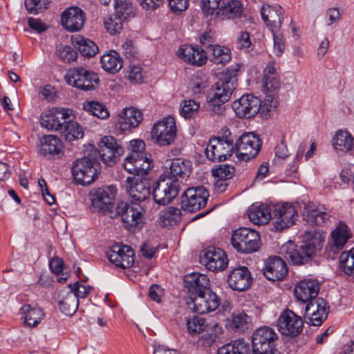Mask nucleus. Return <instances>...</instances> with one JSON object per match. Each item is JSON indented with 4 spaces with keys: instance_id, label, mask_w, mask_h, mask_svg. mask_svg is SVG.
<instances>
[{
    "instance_id": "f257e3e1",
    "label": "nucleus",
    "mask_w": 354,
    "mask_h": 354,
    "mask_svg": "<svg viewBox=\"0 0 354 354\" xmlns=\"http://www.w3.org/2000/svg\"><path fill=\"white\" fill-rule=\"evenodd\" d=\"M116 194L117 189L113 185L93 189L89 194L92 208L112 218L120 216L125 227L131 231L133 227V206H131L133 199L129 202L115 203Z\"/></svg>"
},
{
    "instance_id": "f03ea898",
    "label": "nucleus",
    "mask_w": 354,
    "mask_h": 354,
    "mask_svg": "<svg viewBox=\"0 0 354 354\" xmlns=\"http://www.w3.org/2000/svg\"><path fill=\"white\" fill-rule=\"evenodd\" d=\"M325 236L319 230L306 231L304 241L297 246L292 241H288L280 248V254L286 260L293 265H301L310 260L317 250H321Z\"/></svg>"
},
{
    "instance_id": "7ed1b4c3",
    "label": "nucleus",
    "mask_w": 354,
    "mask_h": 354,
    "mask_svg": "<svg viewBox=\"0 0 354 354\" xmlns=\"http://www.w3.org/2000/svg\"><path fill=\"white\" fill-rule=\"evenodd\" d=\"M238 67H230L218 75V80L212 86V96L207 102V109L212 115H221L225 111L224 105L237 86Z\"/></svg>"
},
{
    "instance_id": "20e7f679",
    "label": "nucleus",
    "mask_w": 354,
    "mask_h": 354,
    "mask_svg": "<svg viewBox=\"0 0 354 354\" xmlns=\"http://www.w3.org/2000/svg\"><path fill=\"white\" fill-rule=\"evenodd\" d=\"M100 169V165L97 158V151L94 150L73 162L72 174L77 183L86 185L91 184L97 178Z\"/></svg>"
},
{
    "instance_id": "39448f33",
    "label": "nucleus",
    "mask_w": 354,
    "mask_h": 354,
    "mask_svg": "<svg viewBox=\"0 0 354 354\" xmlns=\"http://www.w3.org/2000/svg\"><path fill=\"white\" fill-rule=\"evenodd\" d=\"M227 133L221 137L209 139L205 149V154L209 160L213 162H222L232 156L234 151V142L231 133Z\"/></svg>"
},
{
    "instance_id": "423d86ee",
    "label": "nucleus",
    "mask_w": 354,
    "mask_h": 354,
    "mask_svg": "<svg viewBox=\"0 0 354 354\" xmlns=\"http://www.w3.org/2000/svg\"><path fill=\"white\" fill-rule=\"evenodd\" d=\"M278 336L275 331L268 326L257 329L252 339V351L254 354H280L276 348Z\"/></svg>"
},
{
    "instance_id": "0eeeda50",
    "label": "nucleus",
    "mask_w": 354,
    "mask_h": 354,
    "mask_svg": "<svg viewBox=\"0 0 354 354\" xmlns=\"http://www.w3.org/2000/svg\"><path fill=\"white\" fill-rule=\"evenodd\" d=\"M231 243L233 248L239 252L252 253L257 251L260 248V236L254 230L240 227L233 232Z\"/></svg>"
},
{
    "instance_id": "6e6552de",
    "label": "nucleus",
    "mask_w": 354,
    "mask_h": 354,
    "mask_svg": "<svg viewBox=\"0 0 354 354\" xmlns=\"http://www.w3.org/2000/svg\"><path fill=\"white\" fill-rule=\"evenodd\" d=\"M261 147V140L252 132H245L234 143V151L239 160L248 162L255 158Z\"/></svg>"
},
{
    "instance_id": "1a4fd4ad",
    "label": "nucleus",
    "mask_w": 354,
    "mask_h": 354,
    "mask_svg": "<svg viewBox=\"0 0 354 354\" xmlns=\"http://www.w3.org/2000/svg\"><path fill=\"white\" fill-rule=\"evenodd\" d=\"M179 192V183L165 174H161L157 180L152 192L154 201L159 205L170 203Z\"/></svg>"
},
{
    "instance_id": "9d476101",
    "label": "nucleus",
    "mask_w": 354,
    "mask_h": 354,
    "mask_svg": "<svg viewBox=\"0 0 354 354\" xmlns=\"http://www.w3.org/2000/svg\"><path fill=\"white\" fill-rule=\"evenodd\" d=\"M134 181V201H142L150 194V183L147 177H136ZM145 209L134 202V231L140 230L145 224Z\"/></svg>"
},
{
    "instance_id": "9b49d317",
    "label": "nucleus",
    "mask_w": 354,
    "mask_h": 354,
    "mask_svg": "<svg viewBox=\"0 0 354 354\" xmlns=\"http://www.w3.org/2000/svg\"><path fill=\"white\" fill-rule=\"evenodd\" d=\"M64 77L68 84L83 91L94 89L99 82L95 73L82 67L69 69Z\"/></svg>"
},
{
    "instance_id": "f8f14e48",
    "label": "nucleus",
    "mask_w": 354,
    "mask_h": 354,
    "mask_svg": "<svg viewBox=\"0 0 354 354\" xmlns=\"http://www.w3.org/2000/svg\"><path fill=\"white\" fill-rule=\"evenodd\" d=\"M209 192L203 186L188 188L182 195L181 207L185 211L194 212L205 207Z\"/></svg>"
},
{
    "instance_id": "ddd939ff",
    "label": "nucleus",
    "mask_w": 354,
    "mask_h": 354,
    "mask_svg": "<svg viewBox=\"0 0 354 354\" xmlns=\"http://www.w3.org/2000/svg\"><path fill=\"white\" fill-rule=\"evenodd\" d=\"M152 138L160 146L171 145L176 136V122L173 117L169 116L156 122L151 131Z\"/></svg>"
},
{
    "instance_id": "4468645a",
    "label": "nucleus",
    "mask_w": 354,
    "mask_h": 354,
    "mask_svg": "<svg viewBox=\"0 0 354 354\" xmlns=\"http://www.w3.org/2000/svg\"><path fill=\"white\" fill-rule=\"evenodd\" d=\"M272 220L278 230L288 228L295 224L298 218L296 207L288 203H277L272 206Z\"/></svg>"
},
{
    "instance_id": "2eb2a0df",
    "label": "nucleus",
    "mask_w": 354,
    "mask_h": 354,
    "mask_svg": "<svg viewBox=\"0 0 354 354\" xmlns=\"http://www.w3.org/2000/svg\"><path fill=\"white\" fill-rule=\"evenodd\" d=\"M153 167L151 154L145 151V143L142 140L134 139V181L136 177H147Z\"/></svg>"
},
{
    "instance_id": "dca6fc26",
    "label": "nucleus",
    "mask_w": 354,
    "mask_h": 354,
    "mask_svg": "<svg viewBox=\"0 0 354 354\" xmlns=\"http://www.w3.org/2000/svg\"><path fill=\"white\" fill-rule=\"evenodd\" d=\"M204 291L196 297L192 296L190 300H187L188 306L199 314L214 311L221 304L220 298L216 293L210 289Z\"/></svg>"
},
{
    "instance_id": "f3484780",
    "label": "nucleus",
    "mask_w": 354,
    "mask_h": 354,
    "mask_svg": "<svg viewBox=\"0 0 354 354\" xmlns=\"http://www.w3.org/2000/svg\"><path fill=\"white\" fill-rule=\"evenodd\" d=\"M109 261L116 266L122 269H127V276L130 277L133 266V249L127 245L114 244L107 252Z\"/></svg>"
},
{
    "instance_id": "a211bd4d",
    "label": "nucleus",
    "mask_w": 354,
    "mask_h": 354,
    "mask_svg": "<svg viewBox=\"0 0 354 354\" xmlns=\"http://www.w3.org/2000/svg\"><path fill=\"white\" fill-rule=\"evenodd\" d=\"M201 263L209 270L218 272L227 268L228 260L223 250L214 246H209L201 252Z\"/></svg>"
},
{
    "instance_id": "6ab92c4d",
    "label": "nucleus",
    "mask_w": 354,
    "mask_h": 354,
    "mask_svg": "<svg viewBox=\"0 0 354 354\" xmlns=\"http://www.w3.org/2000/svg\"><path fill=\"white\" fill-rule=\"evenodd\" d=\"M277 327L282 335L295 337L302 331L303 320L292 310L286 309L279 316Z\"/></svg>"
},
{
    "instance_id": "aec40b11",
    "label": "nucleus",
    "mask_w": 354,
    "mask_h": 354,
    "mask_svg": "<svg viewBox=\"0 0 354 354\" xmlns=\"http://www.w3.org/2000/svg\"><path fill=\"white\" fill-rule=\"evenodd\" d=\"M232 106L239 118H250L259 112L261 104L258 97L247 94L235 100Z\"/></svg>"
},
{
    "instance_id": "412c9836",
    "label": "nucleus",
    "mask_w": 354,
    "mask_h": 354,
    "mask_svg": "<svg viewBox=\"0 0 354 354\" xmlns=\"http://www.w3.org/2000/svg\"><path fill=\"white\" fill-rule=\"evenodd\" d=\"M123 153V149L112 136H104L99 144L97 151L102 161L108 166L114 165L118 157Z\"/></svg>"
},
{
    "instance_id": "4be33fe9",
    "label": "nucleus",
    "mask_w": 354,
    "mask_h": 354,
    "mask_svg": "<svg viewBox=\"0 0 354 354\" xmlns=\"http://www.w3.org/2000/svg\"><path fill=\"white\" fill-rule=\"evenodd\" d=\"M192 163L184 158H176L166 162L165 169L162 174L174 180L188 177L192 172Z\"/></svg>"
},
{
    "instance_id": "5701e85b",
    "label": "nucleus",
    "mask_w": 354,
    "mask_h": 354,
    "mask_svg": "<svg viewBox=\"0 0 354 354\" xmlns=\"http://www.w3.org/2000/svg\"><path fill=\"white\" fill-rule=\"evenodd\" d=\"M177 55L184 62L197 66L204 65L207 60V52L198 46L183 45L178 50Z\"/></svg>"
},
{
    "instance_id": "b1692460",
    "label": "nucleus",
    "mask_w": 354,
    "mask_h": 354,
    "mask_svg": "<svg viewBox=\"0 0 354 354\" xmlns=\"http://www.w3.org/2000/svg\"><path fill=\"white\" fill-rule=\"evenodd\" d=\"M227 281L232 290L242 292L251 286L252 277L248 268L241 266L236 268L230 272Z\"/></svg>"
},
{
    "instance_id": "393cba45",
    "label": "nucleus",
    "mask_w": 354,
    "mask_h": 354,
    "mask_svg": "<svg viewBox=\"0 0 354 354\" xmlns=\"http://www.w3.org/2000/svg\"><path fill=\"white\" fill-rule=\"evenodd\" d=\"M185 288L187 290L190 300L193 297L209 289V281L207 277L197 272H192L184 277Z\"/></svg>"
},
{
    "instance_id": "a878e982",
    "label": "nucleus",
    "mask_w": 354,
    "mask_h": 354,
    "mask_svg": "<svg viewBox=\"0 0 354 354\" xmlns=\"http://www.w3.org/2000/svg\"><path fill=\"white\" fill-rule=\"evenodd\" d=\"M85 21L83 10L78 7L66 9L61 17L63 27L69 32H76L82 29Z\"/></svg>"
},
{
    "instance_id": "bb28decb",
    "label": "nucleus",
    "mask_w": 354,
    "mask_h": 354,
    "mask_svg": "<svg viewBox=\"0 0 354 354\" xmlns=\"http://www.w3.org/2000/svg\"><path fill=\"white\" fill-rule=\"evenodd\" d=\"M288 274L285 261L279 257L273 256L268 259L263 270V274L270 281L283 280Z\"/></svg>"
},
{
    "instance_id": "cd10ccee",
    "label": "nucleus",
    "mask_w": 354,
    "mask_h": 354,
    "mask_svg": "<svg viewBox=\"0 0 354 354\" xmlns=\"http://www.w3.org/2000/svg\"><path fill=\"white\" fill-rule=\"evenodd\" d=\"M319 284L317 280L305 279L298 282L294 289L295 298L303 303L308 302L318 295Z\"/></svg>"
},
{
    "instance_id": "c85d7f7f",
    "label": "nucleus",
    "mask_w": 354,
    "mask_h": 354,
    "mask_svg": "<svg viewBox=\"0 0 354 354\" xmlns=\"http://www.w3.org/2000/svg\"><path fill=\"white\" fill-rule=\"evenodd\" d=\"M327 248L335 254L342 250L348 240L351 238V232L345 223L340 222L338 226L331 232Z\"/></svg>"
},
{
    "instance_id": "c756f323",
    "label": "nucleus",
    "mask_w": 354,
    "mask_h": 354,
    "mask_svg": "<svg viewBox=\"0 0 354 354\" xmlns=\"http://www.w3.org/2000/svg\"><path fill=\"white\" fill-rule=\"evenodd\" d=\"M58 305L64 315L71 316L77 310L79 300L72 289L66 286L58 293Z\"/></svg>"
},
{
    "instance_id": "7c9ffc66",
    "label": "nucleus",
    "mask_w": 354,
    "mask_h": 354,
    "mask_svg": "<svg viewBox=\"0 0 354 354\" xmlns=\"http://www.w3.org/2000/svg\"><path fill=\"white\" fill-rule=\"evenodd\" d=\"M38 150L41 156L51 158L62 152V143L56 136H44L39 140Z\"/></svg>"
},
{
    "instance_id": "2f4dec72",
    "label": "nucleus",
    "mask_w": 354,
    "mask_h": 354,
    "mask_svg": "<svg viewBox=\"0 0 354 354\" xmlns=\"http://www.w3.org/2000/svg\"><path fill=\"white\" fill-rule=\"evenodd\" d=\"M281 6L272 8L269 5L261 7V15L271 32L279 31L281 26Z\"/></svg>"
},
{
    "instance_id": "473e14b6",
    "label": "nucleus",
    "mask_w": 354,
    "mask_h": 354,
    "mask_svg": "<svg viewBox=\"0 0 354 354\" xmlns=\"http://www.w3.org/2000/svg\"><path fill=\"white\" fill-rule=\"evenodd\" d=\"M330 216V214L324 211L323 207H316L314 205H307L304 213V219L308 224L313 226L323 225L329 220Z\"/></svg>"
},
{
    "instance_id": "72a5a7b5",
    "label": "nucleus",
    "mask_w": 354,
    "mask_h": 354,
    "mask_svg": "<svg viewBox=\"0 0 354 354\" xmlns=\"http://www.w3.org/2000/svg\"><path fill=\"white\" fill-rule=\"evenodd\" d=\"M248 218L255 225L267 224L272 219V207L264 205H253L248 210Z\"/></svg>"
},
{
    "instance_id": "f704fd0d",
    "label": "nucleus",
    "mask_w": 354,
    "mask_h": 354,
    "mask_svg": "<svg viewBox=\"0 0 354 354\" xmlns=\"http://www.w3.org/2000/svg\"><path fill=\"white\" fill-rule=\"evenodd\" d=\"M64 114L61 113L58 108H53L41 115V124L48 130H54L59 133L63 129L58 119H62Z\"/></svg>"
},
{
    "instance_id": "c9c22d12",
    "label": "nucleus",
    "mask_w": 354,
    "mask_h": 354,
    "mask_svg": "<svg viewBox=\"0 0 354 354\" xmlns=\"http://www.w3.org/2000/svg\"><path fill=\"white\" fill-rule=\"evenodd\" d=\"M133 107L124 108L118 115V120L115 126L118 133L129 134L133 128Z\"/></svg>"
},
{
    "instance_id": "e433bc0d",
    "label": "nucleus",
    "mask_w": 354,
    "mask_h": 354,
    "mask_svg": "<svg viewBox=\"0 0 354 354\" xmlns=\"http://www.w3.org/2000/svg\"><path fill=\"white\" fill-rule=\"evenodd\" d=\"M102 68L109 73H115L122 67V59L114 50L104 54L100 59Z\"/></svg>"
},
{
    "instance_id": "4c0bfd02",
    "label": "nucleus",
    "mask_w": 354,
    "mask_h": 354,
    "mask_svg": "<svg viewBox=\"0 0 354 354\" xmlns=\"http://www.w3.org/2000/svg\"><path fill=\"white\" fill-rule=\"evenodd\" d=\"M250 347L248 342L243 339L232 341L220 347L217 354H250Z\"/></svg>"
},
{
    "instance_id": "58836bf2",
    "label": "nucleus",
    "mask_w": 354,
    "mask_h": 354,
    "mask_svg": "<svg viewBox=\"0 0 354 354\" xmlns=\"http://www.w3.org/2000/svg\"><path fill=\"white\" fill-rule=\"evenodd\" d=\"M243 12V4L239 0H231L227 4L223 6L218 15L223 19L239 18Z\"/></svg>"
},
{
    "instance_id": "ea45409f",
    "label": "nucleus",
    "mask_w": 354,
    "mask_h": 354,
    "mask_svg": "<svg viewBox=\"0 0 354 354\" xmlns=\"http://www.w3.org/2000/svg\"><path fill=\"white\" fill-rule=\"evenodd\" d=\"M333 145L336 151L346 152L352 150L353 140L348 131H339L333 140Z\"/></svg>"
},
{
    "instance_id": "a19ab883",
    "label": "nucleus",
    "mask_w": 354,
    "mask_h": 354,
    "mask_svg": "<svg viewBox=\"0 0 354 354\" xmlns=\"http://www.w3.org/2000/svg\"><path fill=\"white\" fill-rule=\"evenodd\" d=\"M21 313L24 315V322L27 326H37L44 316L42 310L39 308H32L30 305L26 304L21 308Z\"/></svg>"
},
{
    "instance_id": "79ce46f5",
    "label": "nucleus",
    "mask_w": 354,
    "mask_h": 354,
    "mask_svg": "<svg viewBox=\"0 0 354 354\" xmlns=\"http://www.w3.org/2000/svg\"><path fill=\"white\" fill-rule=\"evenodd\" d=\"M210 55V60L215 64H225L232 59L231 50L229 48L216 45L207 53Z\"/></svg>"
},
{
    "instance_id": "37998d69",
    "label": "nucleus",
    "mask_w": 354,
    "mask_h": 354,
    "mask_svg": "<svg viewBox=\"0 0 354 354\" xmlns=\"http://www.w3.org/2000/svg\"><path fill=\"white\" fill-rule=\"evenodd\" d=\"M75 46L84 57H91L98 52V47L91 40L77 36L73 41Z\"/></svg>"
},
{
    "instance_id": "c03bdc74",
    "label": "nucleus",
    "mask_w": 354,
    "mask_h": 354,
    "mask_svg": "<svg viewBox=\"0 0 354 354\" xmlns=\"http://www.w3.org/2000/svg\"><path fill=\"white\" fill-rule=\"evenodd\" d=\"M59 134L66 140L71 142L82 138L84 136V131L82 127L77 122L72 120L68 122L66 127H63Z\"/></svg>"
},
{
    "instance_id": "a18cd8bd",
    "label": "nucleus",
    "mask_w": 354,
    "mask_h": 354,
    "mask_svg": "<svg viewBox=\"0 0 354 354\" xmlns=\"http://www.w3.org/2000/svg\"><path fill=\"white\" fill-rule=\"evenodd\" d=\"M180 210L174 207H169L159 214V221L165 227L176 225L180 219Z\"/></svg>"
},
{
    "instance_id": "49530a36",
    "label": "nucleus",
    "mask_w": 354,
    "mask_h": 354,
    "mask_svg": "<svg viewBox=\"0 0 354 354\" xmlns=\"http://www.w3.org/2000/svg\"><path fill=\"white\" fill-rule=\"evenodd\" d=\"M279 77H268L262 78V89L263 91L267 95V101L272 102L274 99L273 96L275 92L279 88Z\"/></svg>"
},
{
    "instance_id": "de8ad7c7",
    "label": "nucleus",
    "mask_w": 354,
    "mask_h": 354,
    "mask_svg": "<svg viewBox=\"0 0 354 354\" xmlns=\"http://www.w3.org/2000/svg\"><path fill=\"white\" fill-rule=\"evenodd\" d=\"M339 266L345 274H354V248L341 254Z\"/></svg>"
},
{
    "instance_id": "09e8293b",
    "label": "nucleus",
    "mask_w": 354,
    "mask_h": 354,
    "mask_svg": "<svg viewBox=\"0 0 354 354\" xmlns=\"http://www.w3.org/2000/svg\"><path fill=\"white\" fill-rule=\"evenodd\" d=\"M115 15L122 20L128 21L133 14L132 0H115Z\"/></svg>"
},
{
    "instance_id": "8fccbe9b",
    "label": "nucleus",
    "mask_w": 354,
    "mask_h": 354,
    "mask_svg": "<svg viewBox=\"0 0 354 354\" xmlns=\"http://www.w3.org/2000/svg\"><path fill=\"white\" fill-rule=\"evenodd\" d=\"M187 327L189 333L194 337L206 329V320L203 317L194 315L187 320Z\"/></svg>"
},
{
    "instance_id": "3c124183",
    "label": "nucleus",
    "mask_w": 354,
    "mask_h": 354,
    "mask_svg": "<svg viewBox=\"0 0 354 354\" xmlns=\"http://www.w3.org/2000/svg\"><path fill=\"white\" fill-rule=\"evenodd\" d=\"M84 109L100 119H106L109 116L106 106L97 102H87L84 104Z\"/></svg>"
},
{
    "instance_id": "603ef678",
    "label": "nucleus",
    "mask_w": 354,
    "mask_h": 354,
    "mask_svg": "<svg viewBox=\"0 0 354 354\" xmlns=\"http://www.w3.org/2000/svg\"><path fill=\"white\" fill-rule=\"evenodd\" d=\"M306 303L304 315L310 316L317 312L319 313L321 310L326 308V302L321 297H314V299H311Z\"/></svg>"
},
{
    "instance_id": "864d4df0",
    "label": "nucleus",
    "mask_w": 354,
    "mask_h": 354,
    "mask_svg": "<svg viewBox=\"0 0 354 354\" xmlns=\"http://www.w3.org/2000/svg\"><path fill=\"white\" fill-rule=\"evenodd\" d=\"M123 21H124L115 15L114 18L112 17L105 18L104 25L107 32L111 35H115L119 33L122 29Z\"/></svg>"
},
{
    "instance_id": "5fc2aeb1",
    "label": "nucleus",
    "mask_w": 354,
    "mask_h": 354,
    "mask_svg": "<svg viewBox=\"0 0 354 354\" xmlns=\"http://www.w3.org/2000/svg\"><path fill=\"white\" fill-rule=\"evenodd\" d=\"M200 105L194 100H184L180 109V115L185 118L194 117L199 109Z\"/></svg>"
},
{
    "instance_id": "6e6d98bb",
    "label": "nucleus",
    "mask_w": 354,
    "mask_h": 354,
    "mask_svg": "<svg viewBox=\"0 0 354 354\" xmlns=\"http://www.w3.org/2000/svg\"><path fill=\"white\" fill-rule=\"evenodd\" d=\"M235 169L230 165H221L212 169V174L221 180L230 179L234 176Z\"/></svg>"
},
{
    "instance_id": "4d7b16f0",
    "label": "nucleus",
    "mask_w": 354,
    "mask_h": 354,
    "mask_svg": "<svg viewBox=\"0 0 354 354\" xmlns=\"http://www.w3.org/2000/svg\"><path fill=\"white\" fill-rule=\"evenodd\" d=\"M57 55L66 62H71L77 58V54L70 46L59 45L57 48Z\"/></svg>"
},
{
    "instance_id": "13d9d810",
    "label": "nucleus",
    "mask_w": 354,
    "mask_h": 354,
    "mask_svg": "<svg viewBox=\"0 0 354 354\" xmlns=\"http://www.w3.org/2000/svg\"><path fill=\"white\" fill-rule=\"evenodd\" d=\"M328 315L327 308L321 310V312L315 313L310 316L304 315V319L306 324L315 326H320L322 322L326 319Z\"/></svg>"
},
{
    "instance_id": "bf43d9fd",
    "label": "nucleus",
    "mask_w": 354,
    "mask_h": 354,
    "mask_svg": "<svg viewBox=\"0 0 354 354\" xmlns=\"http://www.w3.org/2000/svg\"><path fill=\"white\" fill-rule=\"evenodd\" d=\"M49 0H25V6L29 12L36 13L46 9Z\"/></svg>"
},
{
    "instance_id": "052dcab7",
    "label": "nucleus",
    "mask_w": 354,
    "mask_h": 354,
    "mask_svg": "<svg viewBox=\"0 0 354 354\" xmlns=\"http://www.w3.org/2000/svg\"><path fill=\"white\" fill-rule=\"evenodd\" d=\"M250 322V318L243 312H237L232 315L234 327L238 330H244Z\"/></svg>"
},
{
    "instance_id": "680f3d73",
    "label": "nucleus",
    "mask_w": 354,
    "mask_h": 354,
    "mask_svg": "<svg viewBox=\"0 0 354 354\" xmlns=\"http://www.w3.org/2000/svg\"><path fill=\"white\" fill-rule=\"evenodd\" d=\"M274 41V53L277 56H281L286 48L285 39L279 31L272 32Z\"/></svg>"
},
{
    "instance_id": "e2e57ef3",
    "label": "nucleus",
    "mask_w": 354,
    "mask_h": 354,
    "mask_svg": "<svg viewBox=\"0 0 354 354\" xmlns=\"http://www.w3.org/2000/svg\"><path fill=\"white\" fill-rule=\"evenodd\" d=\"M190 85L195 95L203 93L207 87L206 80L198 75H194L192 77Z\"/></svg>"
},
{
    "instance_id": "0e129e2a",
    "label": "nucleus",
    "mask_w": 354,
    "mask_h": 354,
    "mask_svg": "<svg viewBox=\"0 0 354 354\" xmlns=\"http://www.w3.org/2000/svg\"><path fill=\"white\" fill-rule=\"evenodd\" d=\"M67 287L70 289H72V291L75 294L78 300L80 297H86L91 291L90 287H86L84 285L80 284L79 282H75L73 284H69L67 286Z\"/></svg>"
},
{
    "instance_id": "69168bd1",
    "label": "nucleus",
    "mask_w": 354,
    "mask_h": 354,
    "mask_svg": "<svg viewBox=\"0 0 354 354\" xmlns=\"http://www.w3.org/2000/svg\"><path fill=\"white\" fill-rule=\"evenodd\" d=\"M170 10L176 14L181 13L187 10L189 0H167Z\"/></svg>"
},
{
    "instance_id": "338daca9",
    "label": "nucleus",
    "mask_w": 354,
    "mask_h": 354,
    "mask_svg": "<svg viewBox=\"0 0 354 354\" xmlns=\"http://www.w3.org/2000/svg\"><path fill=\"white\" fill-rule=\"evenodd\" d=\"M221 0H201V9L207 15H211L218 8Z\"/></svg>"
},
{
    "instance_id": "774afa93",
    "label": "nucleus",
    "mask_w": 354,
    "mask_h": 354,
    "mask_svg": "<svg viewBox=\"0 0 354 354\" xmlns=\"http://www.w3.org/2000/svg\"><path fill=\"white\" fill-rule=\"evenodd\" d=\"M55 95V89L50 84H46L39 88V97L42 100L51 101Z\"/></svg>"
}]
</instances>
